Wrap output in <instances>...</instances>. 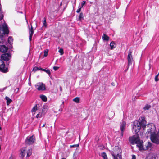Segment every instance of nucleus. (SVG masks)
I'll list each match as a JSON object with an SVG mask.
<instances>
[{
	"instance_id": "1",
	"label": "nucleus",
	"mask_w": 159,
	"mask_h": 159,
	"mask_svg": "<svg viewBox=\"0 0 159 159\" xmlns=\"http://www.w3.org/2000/svg\"><path fill=\"white\" fill-rule=\"evenodd\" d=\"M146 121L144 117H142L139 119V121H135L134 122L133 129L136 134L140 131L141 128L143 127L144 129L146 126Z\"/></svg>"
},
{
	"instance_id": "2",
	"label": "nucleus",
	"mask_w": 159,
	"mask_h": 159,
	"mask_svg": "<svg viewBox=\"0 0 159 159\" xmlns=\"http://www.w3.org/2000/svg\"><path fill=\"white\" fill-rule=\"evenodd\" d=\"M9 30L7 26L5 25L2 26L0 25V43H3L4 42L3 36L5 34H7Z\"/></svg>"
},
{
	"instance_id": "3",
	"label": "nucleus",
	"mask_w": 159,
	"mask_h": 159,
	"mask_svg": "<svg viewBox=\"0 0 159 159\" xmlns=\"http://www.w3.org/2000/svg\"><path fill=\"white\" fill-rule=\"evenodd\" d=\"M115 152L117 153L116 155H115V154L113 152H111V154L112 156L113 157V159H122V156L121 154H120V153L121 154V150L120 148L116 147L115 148Z\"/></svg>"
},
{
	"instance_id": "4",
	"label": "nucleus",
	"mask_w": 159,
	"mask_h": 159,
	"mask_svg": "<svg viewBox=\"0 0 159 159\" xmlns=\"http://www.w3.org/2000/svg\"><path fill=\"white\" fill-rule=\"evenodd\" d=\"M35 141V137L34 135L28 136L27 137L25 140V143L27 145H30L34 144Z\"/></svg>"
},
{
	"instance_id": "5",
	"label": "nucleus",
	"mask_w": 159,
	"mask_h": 159,
	"mask_svg": "<svg viewBox=\"0 0 159 159\" xmlns=\"http://www.w3.org/2000/svg\"><path fill=\"white\" fill-rule=\"evenodd\" d=\"M150 139L153 143L156 144H159V135L157 134H151Z\"/></svg>"
},
{
	"instance_id": "6",
	"label": "nucleus",
	"mask_w": 159,
	"mask_h": 159,
	"mask_svg": "<svg viewBox=\"0 0 159 159\" xmlns=\"http://www.w3.org/2000/svg\"><path fill=\"white\" fill-rule=\"evenodd\" d=\"M25 148H24L21 150L20 154L22 158H23L25 156L26 153H27V157H30L32 154V151L31 149H29L28 150L26 151Z\"/></svg>"
},
{
	"instance_id": "7",
	"label": "nucleus",
	"mask_w": 159,
	"mask_h": 159,
	"mask_svg": "<svg viewBox=\"0 0 159 159\" xmlns=\"http://www.w3.org/2000/svg\"><path fill=\"white\" fill-rule=\"evenodd\" d=\"M132 51L129 50L127 57V60L128 61V65L127 67V70L128 69L129 66L132 64L133 61V56L132 55Z\"/></svg>"
},
{
	"instance_id": "8",
	"label": "nucleus",
	"mask_w": 159,
	"mask_h": 159,
	"mask_svg": "<svg viewBox=\"0 0 159 159\" xmlns=\"http://www.w3.org/2000/svg\"><path fill=\"white\" fill-rule=\"evenodd\" d=\"M149 128L147 130V132L148 134L150 133L151 134H156V127L155 125L153 124H148L147 126Z\"/></svg>"
},
{
	"instance_id": "9",
	"label": "nucleus",
	"mask_w": 159,
	"mask_h": 159,
	"mask_svg": "<svg viewBox=\"0 0 159 159\" xmlns=\"http://www.w3.org/2000/svg\"><path fill=\"white\" fill-rule=\"evenodd\" d=\"M7 67H5L4 62L1 59H0V71L3 73H6L8 71Z\"/></svg>"
},
{
	"instance_id": "10",
	"label": "nucleus",
	"mask_w": 159,
	"mask_h": 159,
	"mask_svg": "<svg viewBox=\"0 0 159 159\" xmlns=\"http://www.w3.org/2000/svg\"><path fill=\"white\" fill-rule=\"evenodd\" d=\"M139 139V136L138 134L130 137L129 139V141L130 143L133 145L136 144Z\"/></svg>"
},
{
	"instance_id": "11",
	"label": "nucleus",
	"mask_w": 159,
	"mask_h": 159,
	"mask_svg": "<svg viewBox=\"0 0 159 159\" xmlns=\"http://www.w3.org/2000/svg\"><path fill=\"white\" fill-rule=\"evenodd\" d=\"M143 142L142 140H140V139L138 140L136 144H137V146L138 147L140 151L147 150V148H145L143 146Z\"/></svg>"
},
{
	"instance_id": "12",
	"label": "nucleus",
	"mask_w": 159,
	"mask_h": 159,
	"mask_svg": "<svg viewBox=\"0 0 159 159\" xmlns=\"http://www.w3.org/2000/svg\"><path fill=\"white\" fill-rule=\"evenodd\" d=\"M35 88L39 91L44 90L46 89L45 85L41 82L37 83L35 85Z\"/></svg>"
},
{
	"instance_id": "13",
	"label": "nucleus",
	"mask_w": 159,
	"mask_h": 159,
	"mask_svg": "<svg viewBox=\"0 0 159 159\" xmlns=\"http://www.w3.org/2000/svg\"><path fill=\"white\" fill-rule=\"evenodd\" d=\"M11 58L10 54L9 53L2 54L1 56V58L5 61H8Z\"/></svg>"
},
{
	"instance_id": "14",
	"label": "nucleus",
	"mask_w": 159,
	"mask_h": 159,
	"mask_svg": "<svg viewBox=\"0 0 159 159\" xmlns=\"http://www.w3.org/2000/svg\"><path fill=\"white\" fill-rule=\"evenodd\" d=\"M8 50V48L5 45H0V51L2 52H6Z\"/></svg>"
},
{
	"instance_id": "15",
	"label": "nucleus",
	"mask_w": 159,
	"mask_h": 159,
	"mask_svg": "<svg viewBox=\"0 0 159 159\" xmlns=\"http://www.w3.org/2000/svg\"><path fill=\"white\" fill-rule=\"evenodd\" d=\"M126 125V123L125 122L123 121L120 123V128L121 131L124 130L125 129V127Z\"/></svg>"
},
{
	"instance_id": "16",
	"label": "nucleus",
	"mask_w": 159,
	"mask_h": 159,
	"mask_svg": "<svg viewBox=\"0 0 159 159\" xmlns=\"http://www.w3.org/2000/svg\"><path fill=\"white\" fill-rule=\"evenodd\" d=\"M5 99L7 100V105H9L12 102L11 99L9 98L7 96L6 97Z\"/></svg>"
},
{
	"instance_id": "17",
	"label": "nucleus",
	"mask_w": 159,
	"mask_h": 159,
	"mask_svg": "<svg viewBox=\"0 0 159 159\" xmlns=\"http://www.w3.org/2000/svg\"><path fill=\"white\" fill-rule=\"evenodd\" d=\"M110 45L111 49L114 48L116 46V44L113 41H112L110 43Z\"/></svg>"
},
{
	"instance_id": "18",
	"label": "nucleus",
	"mask_w": 159,
	"mask_h": 159,
	"mask_svg": "<svg viewBox=\"0 0 159 159\" xmlns=\"http://www.w3.org/2000/svg\"><path fill=\"white\" fill-rule=\"evenodd\" d=\"M102 38L104 40L107 41L109 40V38L106 34H103Z\"/></svg>"
},
{
	"instance_id": "19",
	"label": "nucleus",
	"mask_w": 159,
	"mask_h": 159,
	"mask_svg": "<svg viewBox=\"0 0 159 159\" xmlns=\"http://www.w3.org/2000/svg\"><path fill=\"white\" fill-rule=\"evenodd\" d=\"M41 99L44 102H46L47 101V97L44 95H41L40 96Z\"/></svg>"
},
{
	"instance_id": "20",
	"label": "nucleus",
	"mask_w": 159,
	"mask_h": 159,
	"mask_svg": "<svg viewBox=\"0 0 159 159\" xmlns=\"http://www.w3.org/2000/svg\"><path fill=\"white\" fill-rule=\"evenodd\" d=\"M84 19V15L82 13H81L79 16L78 18V20L80 21H81L82 20Z\"/></svg>"
},
{
	"instance_id": "21",
	"label": "nucleus",
	"mask_w": 159,
	"mask_h": 159,
	"mask_svg": "<svg viewBox=\"0 0 159 159\" xmlns=\"http://www.w3.org/2000/svg\"><path fill=\"white\" fill-rule=\"evenodd\" d=\"M151 107V106L148 104H146L143 107V109L144 110H148Z\"/></svg>"
},
{
	"instance_id": "22",
	"label": "nucleus",
	"mask_w": 159,
	"mask_h": 159,
	"mask_svg": "<svg viewBox=\"0 0 159 159\" xmlns=\"http://www.w3.org/2000/svg\"><path fill=\"white\" fill-rule=\"evenodd\" d=\"M45 114V112H44V113H41L40 112L37 114L36 116V117L37 118H41L43 115H44Z\"/></svg>"
},
{
	"instance_id": "23",
	"label": "nucleus",
	"mask_w": 159,
	"mask_h": 159,
	"mask_svg": "<svg viewBox=\"0 0 159 159\" xmlns=\"http://www.w3.org/2000/svg\"><path fill=\"white\" fill-rule=\"evenodd\" d=\"M41 70H42V71H43L46 72L50 76V75L51 74V71L49 70L44 69L43 68H42V69Z\"/></svg>"
},
{
	"instance_id": "24",
	"label": "nucleus",
	"mask_w": 159,
	"mask_h": 159,
	"mask_svg": "<svg viewBox=\"0 0 159 159\" xmlns=\"http://www.w3.org/2000/svg\"><path fill=\"white\" fill-rule=\"evenodd\" d=\"M101 156L103 159H108L107 154L105 152H103L101 153Z\"/></svg>"
},
{
	"instance_id": "25",
	"label": "nucleus",
	"mask_w": 159,
	"mask_h": 159,
	"mask_svg": "<svg viewBox=\"0 0 159 159\" xmlns=\"http://www.w3.org/2000/svg\"><path fill=\"white\" fill-rule=\"evenodd\" d=\"M42 68L40 67H38L37 66L34 67L33 69V70L35 72L40 70H42L41 69H42Z\"/></svg>"
},
{
	"instance_id": "26",
	"label": "nucleus",
	"mask_w": 159,
	"mask_h": 159,
	"mask_svg": "<svg viewBox=\"0 0 159 159\" xmlns=\"http://www.w3.org/2000/svg\"><path fill=\"white\" fill-rule=\"evenodd\" d=\"M145 146V148H147V150H148V148H150L151 147L152 143L150 142H148L147 145Z\"/></svg>"
},
{
	"instance_id": "27",
	"label": "nucleus",
	"mask_w": 159,
	"mask_h": 159,
	"mask_svg": "<svg viewBox=\"0 0 159 159\" xmlns=\"http://www.w3.org/2000/svg\"><path fill=\"white\" fill-rule=\"evenodd\" d=\"M73 101L77 103H78L80 102V98L76 97L73 99Z\"/></svg>"
},
{
	"instance_id": "28",
	"label": "nucleus",
	"mask_w": 159,
	"mask_h": 159,
	"mask_svg": "<svg viewBox=\"0 0 159 159\" xmlns=\"http://www.w3.org/2000/svg\"><path fill=\"white\" fill-rule=\"evenodd\" d=\"M37 110V105H36L32 109V112H35Z\"/></svg>"
},
{
	"instance_id": "29",
	"label": "nucleus",
	"mask_w": 159,
	"mask_h": 159,
	"mask_svg": "<svg viewBox=\"0 0 159 159\" xmlns=\"http://www.w3.org/2000/svg\"><path fill=\"white\" fill-rule=\"evenodd\" d=\"M13 40V39L12 37H9L8 38V42L10 44H11Z\"/></svg>"
},
{
	"instance_id": "30",
	"label": "nucleus",
	"mask_w": 159,
	"mask_h": 159,
	"mask_svg": "<svg viewBox=\"0 0 159 159\" xmlns=\"http://www.w3.org/2000/svg\"><path fill=\"white\" fill-rule=\"evenodd\" d=\"M156 156L153 155L152 156H149L147 158V159H156Z\"/></svg>"
},
{
	"instance_id": "31",
	"label": "nucleus",
	"mask_w": 159,
	"mask_h": 159,
	"mask_svg": "<svg viewBox=\"0 0 159 159\" xmlns=\"http://www.w3.org/2000/svg\"><path fill=\"white\" fill-rule=\"evenodd\" d=\"M34 33V30L33 29V27L31 25V29L30 30L29 32V34H30L31 35H33Z\"/></svg>"
},
{
	"instance_id": "32",
	"label": "nucleus",
	"mask_w": 159,
	"mask_h": 159,
	"mask_svg": "<svg viewBox=\"0 0 159 159\" xmlns=\"http://www.w3.org/2000/svg\"><path fill=\"white\" fill-rule=\"evenodd\" d=\"M58 52L60 53L61 55H62L64 53L63 50L62 48H60L58 51Z\"/></svg>"
},
{
	"instance_id": "33",
	"label": "nucleus",
	"mask_w": 159,
	"mask_h": 159,
	"mask_svg": "<svg viewBox=\"0 0 159 159\" xmlns=\"http://www.w3.org/2000/svg\"><path fill=\"white\" fill-rule=\"evenodd\" d=\"M44 20L43 22V26L46 27H47L46 20V19L44 17Z\"/></svg>"
},
{
	"instance_id": "34",
	"label": "nucleus",
	"mask_w": 159,
	"mask_h": 159,
	"mask_svg": "<svg viewBox=\"0 0 159 159\" xmlns=\"http://www.w3.org/2000/svg\"><path fill=\"white\" fill-rule=\"evenodd\" d=\"M48 50H45L44 51V57H46L48 55Z\"/></svg>"
},
{
	"instance_id": "35",
	"label": "nucleus",
	"mask_w": 159,
	"mask_h": 159,
	"mask_svg": "<svg viewBox=\"0 0 159 159\" xmlns=\"http://www.w3.org/2000/svg\"><path fill=\"white\" fill-rule=\"evenodd\" d=\"M64 101H63L62 102V104L61 105V108L59 109V111H62V108H63L64 107Z\"/></svg>"
},
{
	"instance_id": "36",
	"label": "nucleus",
	"mask_w": 159,
	"mask_h": 159,
	"mask_svg": "<svg viewBox=\"0 0 159 159\" xmlns=\"http://www.w3.org/2000/svg\"><path fill=\"white\" fill-rule=\"evenodd\" d=\"M86 3V1H83L81 3V7H82Z\"/></svg>"
},
{
	"instance_id": "37",
	"label": "nucleus",
	"mask_w": 159,
	"mask_h": 159,
	"mask_svg": "<svg viewBox=\"0 0 159 159\" xmlns=\"http://www.w3.org/2000/svg\"><path fill=\"white\" fill-rule=\"evenodd\" d=\"M158 75H157L155 76V81L157 82L159 80V79L158 78Z\"/></svg>"
},
{
	"instance_id": "38",
	"label": "nucleus",
	"mask_w": 159,
	"mask_h": 159,
	"mask_svg": "<svg viewBox=\"0 0 159 159\" xmlns=\"http://www.w3.org/2000/svg\"><path fill=\"white\" fill-rule=\"evenodd\" d=\"M79 146V145L78 144H75V145H70V148H71V147H76Z\"/></svg>"
},
{
	"instance_id": "39",
	"label": "nucleus",
	"mask_w": 159,
	"mask_h": 159,
	"mask_svg": "<svg viewBox=\"0 0 159 159\" xmlns=\"http://www.w3.org/2000/svg\"><path fill=\"white\" fill-rule=\"evenodd\" d=\"M59 67H57V66H54L53 67V69L55 70V71H56L57 70H58V69L59 68Z\"/></svg>"
},
{
	"instance_id": "40",
	"label": "nucleus",
	"mask_w": 159,
	"mask_h": 159,
	"mask_svg": "<svg viewBox=\"0 0 159 159\" xmlns=\"http://www.w3.org/2000/svg\"><path fill=\"white\" fill-rule=\"evenodd\" d=\"M81 7H80L76 11V12L78 13H79L81 11Z\"/></svg>"
},
{
	"instance_id": "41",
	"label": "nucleus",
	"mask_w": 159,
	"mask_h": 159,
	"mask_svg": "<svg viewBox=\"0 0 159 159\" xmlns=\"http://www.w3.org/2000/svg\"><path fill=\"white\" fill-rule=\"evenodd\" d=\"M32 35H31L30 34H29V40H30V41L31 40Z\"/></svg>"
},
{
	"instance_id": "42",
	"label": "nucleus",
	"mask_w": 159,
	"mask_h": 159,
	"mask_svg": "<svg viewBox=\"0 0 159 159\" xmlns=\"http://www.w3.org/2000/svg\"><path fill=\"white\" fill-rule=\"evenodd\" d=\"M132 159H136V156L134 155H132Z\"/></svg>"
},
{
	"instance_id": "43",
	"label": "nucleus",
	"mask_w": 159,
	"mask_h": 159,
	"mask_svg": "<svg viewBox=\"0 0 159 159\" xmlns=\"http://www.w3.org/2000/svg\"><path fill=\"white\" fill-rule=\"evenodd\" d=\"M124 130H123L122 131H121V136H123V132H124Z\"/></svg>"
},
{
	"instance_id": "44",
	"label": "nucleus",
	"mask_w": 159,
	"mask_h": 159,
	"mask_svg": "<svg viewBox=\"0 0 159 159\" xmlns=\"http://www.w3.org/2000/svg\"><path fill=\"white\" fill-rule=\"evenodd\" d=\"M19 91V88H16L15 90V91H16V93H17L18 91Z\"/></svg>"
},
{
	"instance_id": "45",
	"label": "nucleus",
	"mask_w": 159,
	"mask_h": 159,
	"mask_svg": "<svg viewBox=\"0 0 159 159\" xmlns=\"http://www.w3.org/2000/svg\"><path fill=\"white\" fill-rule=\"evenodd\" d=\"M44 112H45V113H46V112L45 111V110L44 109L42 110L41 113H43V114L44 113Z\"/></svg>"
},
{
	"instance_id": "46",
	"label": "nucleus",
	"mask_w": 159,
	"mask_h": 159,
	"mask_svg": "<svg viewBox=\"0 0 159 159\" xmlns=\"http://www.w3.org/2000/svg\"><path fill=\"white\" fill-rule=\"evenodd\" d=\"M9 159H13L12 157L11 156L9 158Z\"/></svg>"
},
{
	"instance_id": "47",
	"label": "nucleus",
	"mask_w": 159,
	"mask_h": 159,
	"mask_svg": "<svg viewBox=\"0 0 159 159\" xmlns=\"http://www.w3.org/2000/svg\"><path fill=\"white\" fill-rule=\"evenodd\" d=\"M111 113L113 115V116H114V115H115V113H114V112H112V111H111Z\"/></svg>"
},
{
	"instance_id": "48",
	"label": "nucleus",
	"mask_w": 159,
	"mask_h": 159,
	"mask_svg": "<svg viewBox=\"0 0 159 159\" xmlns=\"http://www.w3.org/2000/svg\"><path fill=\"white\" fill-rule=\"evenodd\" d=\"M45 124H44L43 126H42V127H45Z\"/></svg>"
},
{
	"instance_id": "49",
	"label": "nucleus",
	"mask_w": 159,
	"mask_h": 159,
	"mask_svg": "<svg viewBox=\"0 0 159 159\" xmlns=\"http://www.w3.org/2000/svg\"><path fill=\"white\" fill-rule=\"evenodd\" d=\"M62 2H61L60 4V6H62Z\"/></svg>"
},
{
	"instance_id": "50",
	"label": "nucleus",
	"mask_w": 159,
	"mask_h": 159,
	"mask_svg": "<svg viewBox=\"0 0 159 159\" xmlns=\"http://www.w3.org/2000/svg\"><path fill=\"white\" fill-rule=\"evenodd\" d=\"M157 134L159 135V131H158V132L157 133Z\"/></svg>"
},
{
	"instance_id": "51",
	"label": "nucleus",
	"mask_w": 159,
	"mask_h": 159,
	"mask_svg": "<svg viewBox=\"0 0 159 159\" xmlns=\"http://www.w3.org/2000/svg\"><path fill=\"white\" fill-rule=\"evenodd\" d=\"M62 159H66L65 158H63Z\"/></svg>"
},
{
	"instance_id": "52",
	"label": "nucleus",
	"mask_w": 159,
	"mask_h": 159,
	"mask_svg": "<svg viewBox=\"0 0 159 159\" xmlns=\"http://www.w3.org/2000/svg\"><path fill=\"white\" fill-rule=\"evenodd\" d=\"M157 75H159V73L158 74H157Z\"/></svg>"
},
{
	"instance_id": "53",
	"label": "nucleus",
	"mask_w": 159,
	"mask_h": 159,
	"mask_svg": "<svg viewBox=\"0 0 159 159\" xmlns=\"http://www.w3.org/2000/svg\"><path fill=\"white\" fill-rule=\"evenodd\" d=\"M1 127L0 126V130H1Z\"/></svg>"
},
{
	"instance_id": "54",
	"label": "nucleus",
	"mask_w": 159,
	"mask_h": 159,
	"mask_svg": "<svg viewBox=\"0 0 159 159\" xmlns=\"http://www.w3.org/2000/svg\"><path fill=\"white\" fill-rule=\"evenodd\" d=\"M29 80H30V76L29 77Z\"/></svg>"
},
{
	"instance_id": "55",
	"label": "nucleus",
	"mask_w": 159,
	"mask_h": 159,
	"mask_svg": "<svg viewBox=\"0 0 159 159\" xmlns=\"http://www.w3.org/2000/svg\"><path fill=\"white\" fill-rule=\"evenodd\" d=\"M20 13H22V12H20Z\"/></svg>"
}]
</instances>
